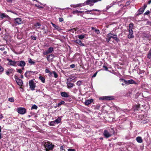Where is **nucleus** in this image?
<instances>
[{
  "mask_svg": "<svg viewBox=\"0 0 151 151\" xmlns=\"http://www.w3.org/2000/svg\"><path fill=\"white\" fill-rule=\"evenodd\" d=\"M39 78L43 83H44L45 82V79L44 77L41 76H40L39 77Z\"/></svg>",
  "mask_w": 151,
  "mask_h": 151,
  "instance_id": "nucleus-25",
  "label": "nucleus"
},
{
  "mask_svg": "<svg viewBox=\"0 0 151 151\" xmlns=\"http://www.w3.org/2000/svg\"><path fill=\"white\" fill-rule=\"evenodd\" d=\"M59 21L60 22H62L63 21V18H59Z\"/></svg>",
  "mask_w": 151,
  "mask_h": 151,
  "instance_id": "nucleus-52",
  "label": "nucleus"
},
{
  "mask_svg": "<svg viewBox=\"0 0 151 151\" xmlns=\"http://www.w3.org/2000/svg\"><path fill=\"white\" fill-rule=\"evenodd\" d=\"M52 23V26H53V27H54L55 28L57 29V27H58L55 24H53V23Z\"/></svg>",
  "mask_w": 151,
  "mask_h": 151,
  "instance_id": "nucleus-54",
  "label": "nucleus"
},
{
  "mask_svg": "<svg viewBox=\"0 0 151 151\" xmlns=\"http://www.w3.org/2000/svg\"><path fill=\"white\" fill-rule=\"evenodd\" d=\"M90 10H88L87 11H86L85 12V13L87 14H92L91 13H90Z\"/></svg>",
  "mask_w": 151,
  "mask_h": 151,
  "instance_id": "nucleus-46",
  "label": "nucleus"
},
{
  "mask_svg": "<svg viewBox=\"0 0 151 151\" xmlns=\"http://www.w3.org/2000/svg\"><path fill=\"white\" fill-rule=\"evenodd\" d=\"M94 31L97 34H99L100 33V31L99 30L97 29H95V30H94Z\"/></svg>",
  "mask_w": 151,
  "mask_h": 151,
  "instance_id": "nucleus-39",
  "label": "nucleus"
},
{
  "mask_svg": "<svg viewBox=\"0 0 151 151\" xmlns=\"http://www.w3.org/2000/svg\"><path fill=\"white\" fill-rule=\"evenodd\" d=\"M28 61L29 63L32 65L34 64L35 63V62L34 61H33L32 59H31V58L29 59Z\"/></svg>",
  "mask_w": 151,
  "mask_h": 151,
  "instance_id": "nucleus-30",
  "label": "nucleus"
},
{
  "mask_svg": "<svg viewBox=\"0 0 151 151\" xmlns=\"http://www.w3.org/2000/svg\"><path fill=\"white\" fill-rule=\"evenodd\" d=\"M133 31L132 30H129V34L128 36V37L129 38H131L134 37L133 35Z\"/></svg>",
  "mask_w": 151,
  "mask_h": 151,
  "instance_id": "nucleus-15",
  "label": "nucleus"
},
{
  "mask_svg": "<svg viewBox=\"0 0 151 151\" xmlns=\"http://www.w3.org/2000/svg\"><path fill=\"white\" fill-rule=\"evenodd\" d=\"M147 58L149 59L151 58V48L149 51L147 55Z\"/></svg>",
  "mask_w": 151,
  "mask_h": 151,
  "instance_id": "nucleus-26",
  "label": "nucleus"
},
{
  "mask_svg": "<svg viewBox=\"0 0 151 151\" xmlns=\"http://www.w3.org/2000/svg\"><path fill=\"white\" fill-rule=\"evenodd\" d=\"M75 149H69L68 150V151H75Z\"/></svg>",
  "mask_w": 151,
  "mask_h": 151,
  "instance_id": "nucleus-53",
  "label": "nucleus"
},
{
  "mask_svg": "<svg viewBox=\"0 0 151 151\" xmlns=\"http://www.w3.org/2000/svg\"><path fill=\"white\" fill-rule=\"evenodd\" d=\"M37 106L35 105H33L31 107V109H37Z\"/></svg>",
  "mask_w": 151,
  "mask_h": 151,
  "instance_id": "nucleus-34",
  "label": "nucleus"
},
{
  "mask_svg": "<svg viewBox=\"0 0 151 151\" xmlns=\"http://www.w3.org/2000/svg\"><path fill=\"white\" fill-rule=\"evenodd\" d=\"M7 60L9 61L8 64L10 65L16 66H17V63H18V61H13L11 59L9 58L7 59Z\"/></svg>",
  "mask_w": 151,
  "mask_h": 151,
  "instance_id": "nucleus-4",
  "label": "nucleus"
},
{
  "mask_svg": "<svg viewBox=\"0 0 151 151\" xmlns=\"http://www.w3.org/2000/svg\"><path fill=\"white\" fill-rule=\"evenodd\" d=\"M147 7V5L146 4H144L143 7V9H144L145 10V8Z\"/></svg>",
  "mask_w": 151,
  "mask_h": 151,
  "instance_id": "nucleus-57",
  "label": "nucleus"
},
{
  "mask_svg": "<svg viewBox=\"0 0 151 151\" xmlns=\"http://www.w3.org/2000/svg\"><path fill=\"white\" fill-rule=\"evenodd\" d=\"M91 29H92V30H95V29H96L94 27H91Z\"/></svg>",
  "mask_w": 151,
  "mask_h": 151,
  "instance_id": "nucleus-64",
  "label": "nucleus"
},
{
  "mask_svg": "<svg viewBox=\"0 0 151 151\" xmlns=\"http://www.w3.org/2000/svg\"><path fill=\"white\" fill-rule=\"evenodd\" d=\"M65 103V102L63 101H61V102L59 103L57 105L58 107H59L62 104H64Z\"/></svg>",
  "mask_w": 151,
  "mask_h": 151,
  "instance_id": "nucleus-32",
  "label": "nucleus"
},
{
  "mask_svg": "<svg viewBox=\"0 0 151 151\" xmlns=\"http://www.w3.org/2000/svg\"><path fill=\"white\" fill-rule=\"evenodd\" d=\"M45 72L46 73H50V71H49V69H46L45 70Z\"/></svg>",
  "mask_w": 151,
  "mask_h": 151,
  "instance_id": "nucleus-50",
  "label": "nucleus"
},
{
  "mask_svg": "<svg viewBox=\"0 0 151 151\" xmlns=\"http://www.w3.org/2000/svg\"><path fill=\"white\" fill-rule=\"evenodd\" d=\"M75 67V65L74 64H72L70 65V67L72 68H73Z\"/></svg>",
  "mask_w": 151,
  "mask_h": 151,
  "instance_id": "nucleus-55",
  "label": "nucleus"
},
{
  "mask_svg": "<svg viewBox=\"0 0 151 151\" xmlns=\"http://www.w3.org/2000/svg\"><path fill=\"white\" fill-rule=\"evenodd\" d=\"M35 6L36 7H37L39 8H43V7L40 6L39 5H37V4H35Z\"/></svg>",
  "mask_w": 151,
  "mask_h": 151,
  "instance_id": "nucleus-56",
  "label": "nucleus"
},
{
  "mask_svg": "<svg viewBox=\"0 0 151 151\" xmlns=\"http://www.w3.org/2000/svg\"><path fill=\"white\" fill-rule=\"evenodd\" d=\"M78 37L79 39L82 40L83 39V38H84L85 37V35H78Z\"/></svg>",
  "mask_w": 151,
  "mask_h": 151,
  "instance_id": "nucleus-28",
  "label": "nucleus"
},
{
  "mask_svg": "<svg viewBox=\"0 0 151 151\" xmlns=\"http://www.w3.org/2000/svg\"><path fill=\"white\" fill-rule=\"evenodd\" d=\"M133 27V24L132 23H130L129 25V30H132Z\"/></svg>",
  "mask_w": 151,
  "mask_h": 151,
  "instance_id": "nucleus-29",
  "label": "nucleus"
},
{
  "mask_svg": "<svg viewBox=\"0 0 151 151\" xmlns=\"http://www.w3.org/2000/svg\"><path fill=\"white\" fill-rule=\"evenodd\" d=\"M3 117V115L1 114H0V119H2Z\"/></svg>",
  "mask_w": 151,
  "mask_h": 151,
  "instance_id": "nucleus-59",
  "label": "nucleus"
},
{
  "mask_svg": "<svg viewBox=\"0 0 151 151\" xmlns=\"http://www.w3.org/2000/svg\"><path fill=\"white\" fill-rule=\"evenodd\" d=\"M75 77L74 76H71L69 77L67 80L66 81L70 82L73 80L75 78Z\"/></svg>",
  "mask_w": 151,
  "mask_h": 151,
  "instance_id": "nucleus-23",
  "label": "nucleus"
},
{
  "mask_svg": "<svg viewBox=\"0 0 151 151\" xmlns=\"http://www.w3.org/2000/svg\"><path fill=\"white\" fill-rule=\"evenodd\" d=\"M73 42L80 45L81 46H85L84 44L79 39H77L76 40H74Z\"/></svg>",
  "mask_w": 151,
  "mask_h": 151,
  "instance_id": "nucleus-12",
  "label": "nucleus"
},
{
  "mask_svg": "<svg viewBox=\"0 0 151 151\" xmlns=\"http://www.w3.org/2000/svg\"><path fill=\"white\" fill-rule=\"evenodd\" d=\"M97 72H96V73H95L93 75V76H92V78H94V77H96V75H97Z\"/></svg>",
  "mask_w": 151,
  "mask_h": 151,
  "instance_id": "nucleus-51",
  "label": "nucleus"
},
{
  "mask_svg": "<svg viewBox=\"0 0 151 151\" xmlns=\"http://www.w3.org/2000/svg\"><path fill=\"white\" fill-rule=\"evenodd\" d=\"M8 100L9 101L11 102H13L14 101V98H9L8 99Z\"/></svg>",
  "mask_w": 151,
  "mask_h": 151,
  "instance_id": "nucleus-36",
  "label": "nucleus"
},
{
  "mask_svg": "<svg viewBox=\"0 0 151 151\" xmlns=\"http://www.w3.org/2000/svg\"><path fill=\"white\" fill-rule=\"evenodd\" d=\"M122 80L124 81V83L126 84H136L135 82L132 79H130L128 81L122 79Z\"/></svg>",
  "mask_w": 151,
  "mask_h": 151,
  "instance_id": "nucleus-8",
  "label": "nucleus"
},
{
  "mask_svg": "<svg viewBox=\"0 0 151 151\" xmlns=\"http://www.w3.org/2000/svg\"><path fill=\"white\" fill-rule=\"evenodd\" d=\"M44 146L47 151L49 150H52L53 149L54 145L52 144L49 142H45L44 144Z\"/></svg>",
  "mask_w": 151,
  "mask_h": 151,
  "instance_id": "nucleus-3",
  "label": "nucleus"
},
{
  "mask_svg": "<svg viewBox=\"0 0 151 151\" xmlns=\"http://www.w3.org/2000/svg\"><path fill=\"white\" fill-rule=\"evenodd\" d=\"M67 88H68L73 87L75 86L74 84L71 83L70 82L66 81Z\"/></svg>",
  "mask_w": 151,
  "mask_h": 151,
  "instance_id": "nucleus-13",
  "label": "nucleus"
},
{
  "mask_svg": "<svg viewBox=\"0 0 151 151\" xmlns=\"http://www.w3.org/2000/svg\"><path fill=\"white\" fill-rule=\"evenodd\" d=\"M99 99L101 100H105V96L100 98Z\"/></svg>",
  "mask_w": 151,
  "mask_h": 151,
  "instance_id": "nucleus-40",
  "label": "nucleus"
},
{
  "mask_svg": "<svg viewBox=\"0 0 151 151\" xmlns=\"http://www.w3.org/2000/svg\"><path fill=\"white\" fill-rule=\"evenodd\" d=\"M114 131L113 128H111L109 131L105 130L103 132V135L106 138L111 137L112 134H114Z\"/></svg>",
  "mask_w": 151,
  "mask_h": 151,
  "instance_id": "nucleus-1",
  "label": "nucleus"
},
{
  "mask_svg": "<svg viewBox=\"0 0 151 151\" xmlns=\"http://www.w3.org/2000/svg\"><path fill=\"white\" fill-rule=\"evenodd\" d=\"M136 140L137 142L139 143H142V139L140 137H137L136 138Z\"/></svg>",
  "mask_w": 151,
  "mask_h": 151,
  "instance_id": "nucleus-22",
  "label": "nucleus"
},
{
  "mask_svg": "<svg viewBox=\"0 0 151 151\" xmlns=\"http://www.w3.org/2000/svg\"><path fill=\"white\" fill-rule=\"evenodd\" d=\"M99 10L98 9H92V10H90V11L91 12H92V11L99 12Z\"/></svg>",
  "mask_w": 151,
  "mask_h": 151,
  "instance_id": "nucleus-45",
  "label": "nucleus"
},
{
  "mask_svg": "<svg viewBox=\"0 0 151 151\" xmlns=\"http://www.w3.org/2000/svg\"><path fill=\"white\" fill-rule=\"evenodd\" d=\"M53 73L54 75V77L55 78H57V77H58V75L55 71H53Z\"/></svg>",
  "mask_w": 151,
  "mask_h": 151,
  "instance_id": "nucleus-38",
  "label": "nucleus"
},
{
  "mask_svg": "<svg viewBox=\"0 0 151 151\" xmlns=\"http://www.w3.org/2000/svg\"><path fill=\"white\" fill-rule=\"evenodd\" d=\"M53 51V48L52 47H50L45 52H43V54L44 55H47L48 54L51 53Z\"/></svg>",
  "mask_w": 151,
  "mask_h": 151,
  "instance_id": "nucleus-9",
  "label": "nucleus"
},
{
  "mask_svg": "<svg viewBox=\"0 0 151 151\" xmlns=\"http://www.w3.org/2000/svg\"><path fill=\"white\" fill-rule=\"evenodd\" d=\"M54 55L52 54H51L47 56V60L49 61L52 60L54 58Z\"/></svg>",
  "mask_w": 151,
  "mask_h": 151,
  "instance_id": "nucleus-21",
  "label": "nucleus"
},
{
  "mask_svg": "<svg viewBox=\"0 0 151 151\" xmlns=\"http://www.w3.org/2000/svg\"><path fill=\"white\" fill-rule=\"evenodd\" d=\"M16 82L19 86H22L23 84L22 81L21 79L18 78L16 79Z\"/></svg>",
  "mask_w": 151,
  "mask_h": 151,
  "instance_id": "nucleus-17",
  "label": "nucleus"
},
{
  "mask_svg": "<svg viewBox=\"0 0 151 151\" xmlns=\"http://www.w3.org/2000/svg\"><path fill=\"white\" fill-rule=\"evenodd\" d=\"M29 72H26L25 73V76L26 77H27L28 76H29L28 74V73H29Z\"/></svg>",
  "mask_w": 151,
  "mask_h": 151,
  "instance_id": "nucleus-44",
  "label": "nucleus"
},
{
  "mask_svg": "<svg viewBox=\"0 0 151 151\" xmlns=\"http://www.w3.org/2000/svg\"><path fill=\"white\" fill-rule=\"evenodd\" d=\"M27 72H30L28 74H29V75H30L32 73V72L31 71H28Z\"/></svg>",
  "mask_w": 151,
  "mask_h": 151,
  "instance_id": "nucleus-61",
  "label": "nucleus"
},
{
  "mask_svg": "<svg viewBox=\"0 0 151 151\" xmlns=\"http://www.w3.org/2000/svg\"><path fill=\"white\" fill-rule=\"evenodd\" d=\"M31 38L32 39H33L34 40H36V38L34 36H31Z\"/></svg>",
  "mask_w": 151,
  "mask_h": 151,
  "instance_id": "nucleus-49",
  "label": "nucleus"
},
{
  "mask_svg": "<svg viewBox=\"0 0 151 151\" xmlns=\"http://www.w3.org/2000/svg\"><path fill=\"white\" fill-rule=\"evenodd\" d=\"M60 150H63V146H61L60 147Z\"/></svg>",
  "mask_w": 151,
  "mask_h": 151,
  "instance_id": "nucleus-58",
  "label": "nucleus"
},
{
  "mask_svg": "<svg viewBox=\"0 0 151 151\" xmlns=\"http://www.w3.org/2000/svg\"><path fill=\"white\" fill-rule=\"evenodd\" d=\"M105 100L110 101L111 100L114 99V98L113 96H105Z\"/></svg>",
  "mask_w": 151,
  "mask_h": 151,
  "instance_id": "nucleus-18",
  "label": "nucleus"
},
{
  "mask_svg": "<svg viewBox=\"0 0 151 151\" xmlns=\"http://www.w3.org/2000/svg\"><path fill=\"white\" fill-rule=\"evenodd\" d=\"M103 68H104L105 70H106V71L108 70V68L105 65H104L103 66Z\"/></svg>",
  "mask_w": 151,
  "mask_h": 151,
  "instance_id": "nucleus-47",
  "label": "nucleus"
},
{
  "mask_svg": "<svg viewBox=\"0 0 151 151\" xmlns=\"http://www.w3.org/2000/svg\"><path fill=\"white\" fill-rule=\"evenodd\" d=\"M29 83L30 89L32 91L34 90L35 87V84L34 81L32 80H30L29 81Z\"/></svg>",
  "mask_w": 151,
  "mask_h": 151,
  "instance_id": "nucleus-6",
  "label": "nucleus"
},
{
  "mask_svg": "<svg viewBox=\"0 0 151 151\" xmlns=\"http://www.w3.org/2000/svg\"><path fill=\"white\" fill-rule=\"evenodd\" d=\"M82 12H81V11H78V10H76V11H74L73 12V13H74V14H76V13H81Z\"/></svg>",
  "mask_w": 151,
  "mask_h": 151,
  "instance_id": "nucleus-42",
  "label": "nucleus"
},
{
  "mask_svg": "<svg viewBox=\"0 0 151 151\" xmlns=\"http://www.w3.org/2000/svg\"><path fill=\"white\" fill-rule=\"evenodd\" d=\"M107 37L109 38V42L111 39V38H113L115 40H117V36L116 35H114L111 33H109L108 34Z\"/></svg>",
  "mask_w": 151,
  "mask_h": 151,
  "instance_id": "nucleus-7",
  "label": "nucleus"
},
{
  "mask_svg": "<svg viewBox=\"0 0 151 151\" xmlns=\"http://www.w3.org/2000/svg\"><path fill=\"white\" fill-rule=\"evenodd\" d=\"M2 134L1 133H0V139H1L2 138Z\"/></svg>",
  "mask_w": 151,
  "mask_h": 151,
  "instance_id": "nucleus-63",
  "label": "nucleus"
},
{
  "mask_svg": "<svg viewBox=\"0 0 151 151\" xmlns=\"http://www.w3.org/2000/svg\"><path fill=\"white\" fill-rule=\"evenodd\" d=\"M54 121L56 124H58L61 122V119L60 117H59L57 119H55Z\"/></svg>",
  "mask_w": 151,
  "mask_h": 151,
  "instance_id": "nucleus-24",
  "label": "nucleus"
},
{
  "mask_svg": "<svg viewBox=\"0 0 151 151\" xmlns=\"http://www.w3.org/2000/svg\"><path fill=\"white\" fill-rule=\"evenodd\" d=\"M16 70H17V72H18L19 73H21L22 72V70L21 69H16Z\"/></svg>",
  "mask_w": 151,
  "mask_h": 151,
  "instance_id": "nucleus-41",
  "label": "nucleus"
},
{
  "mask_svg": "<svg viewBox=\"0 0 151 151\" xmlns=\"http://www.w3.org/2000/svg\"><path fill=\"white\" fill-rule=\"evenodd\" d=\"M14 70L13 68L8 69L6 71V73L7 75L9 76L10 74L12 73Z\"/></svg>",
  "mask_w": 151,
  "mask_h": 151,
  "instance_id": "nucleus-14",
  "label": "nucleus"
},
{
  "mask_svg": "<svg viewBox=\"0 0 151 151\" xmlns=\"http://www.w3.org/2000/svg\"><path fill=\"white\" fill-rule=\"evenodd\" d=\"M150 13V11L149 10L147 11L145 13V15H148Z\"/></svg>",
  "mask_w": 151,
  "mask_h": 151,
  "instance_id": "nucleus-48",
  "label": "nucleus"
},
{
  "mask_svg": "<svg viewBox=\"0 0 151 151\" xmlns=\"http://www.w3.org/2000/svg\"><path fill=\"white\" fill-rule=\"evenodd\" d=\"M4 71L3 68L0 65V72H2Z\"/></svg>",
  "mask_w": 151,
  "mask_h": 151,
  "instance_id": "nucleus-43",
  "label": "nucleus"
},
{
  "mask_svg": "<svg viewBox=\"0 0 151 151\" xmlns=\"http://www.w3.org/2000/svg\"><path fill=\"white\" fill-rule=\"evenodd\" d=\"M144 10L143 9V8H140L138 10L139 13V14H142L144 11Z\"/></svg>",
  "mask_w": 151,
  "mask_h": 151,
  "instance_id": "nucleus-27",
  "label": "nucleus"
},
{
  "mask_svg": "<svg viewBox=\"0 0 151 151\" xmlns=\"http://www.w3.org/2000/svg\"><path fill=\"white\" fill-rule=\"evenodd\" d=\"M40 26L41 24L39 23H37L35 24V26L37 28H40Z\"/></svg>",
  "mask_w": 151,
  "mask_h": 151,
  "instance_id": "nucleus-31",
  "label": "nucleus"
},
{
  "mask_svg": "<svg viewBox=\"0 0 151 151\" xmlns=\"http://www.w3.org/2000/svg\"><path fill=\"white\" fill-rule=\"evenodd\" d=\"M0 17L2 19L4 18H8L9 17L8 15L5 14L4 13L0 14Z\"/></svg>",
  "mask_w": 151,
  "mask_h": 151,
  "instance_id": "nucleus-20",
  "label": "nucleus"
},
{
  "mask_svg": "<svg viewBox=\"0 0 151 151\" xmlns=\"http://www.w3.org/2000/svg\"><path fill=\"white\" fill-rule=\"evenodd\" d=\"M17 65L21 67H24L26 64L25 62L23 60L20 61V62L18 61Z\"/></svg>",
  "mask_w": 151,
  "mask_h": 151,
  "instance_id": "nucleus-11",
  "label": "nucleus"
},
{
  "mask_svg": "<svg viewBox=\"0 0 151 151\" xmlns=\"http://www.w3.org/2000/svg\"><path fill=\"white\" fill-rule=\"evenodd\" d=\"M14 20L15 21V23L16 24V25L20 24L22 22L21 19L20 18L14 19Z\"/></svg>",
  "mask_w": 151,
  "mask_h": 151,
  "instance_id": "nucleus-10",
  "label": "nucleus"
},
{
  "mask_svg": "<svg viewBox=\"0 0 151 151\" xmlns=\"http://www.w3.org/2000/svg\"><path fill=\"white\" fill-rule=\"evenodd\" d=\"M101 0H87L83 4H81L80 5L81 6H84L86 5H89L91 6H92L94 4L99 1H100Z\"/></svg>",
  "mask_w": 151,
  "mask_h": 151,
  "instance_id": "nucleus-2",
  "label": "nucleus"
},
{
  "mask_svg": "<svg viewBox=\"0 0 151 151\" xmlns=\"http://www.w3.org/2000/svg\"><path fill=\"white\" fill-rule=\"evenodd\" d=\"M18 112L19 114H24L26 113V109L24 108L19 107L18 109Z\"/></svg>",
  "mask_w": 151,
  "mask_h": 151,
  "instance_id": "nucleus-5",
  "label": "nucleus"
},
{
  "mask_svg": "<svg viewBox=\"0 0 151 151\" xmlns=\"http://www.w3.org/2000/svg\"><path fill=\"white\" fill-rule=\"evenodd\" d=\"M61 95L62 97H68L69 96V95L66 92H62L61 93Z\"/></svg>",
  "mask_w": 151,
  "mask_h": 151,
  "instance_id": "nucleus-19",
  "label": "nucleus"
},
{
  "mask_svg": "<svg viewBox=\"0 0 151 151\" xmlns=\"http://www.w3.org/2000/svg\"><path fill=\"white\" fill-rule=\"evenodd\" d=\"M100 106H101L100 105L98 104L95 106V109H99Z\"/></svg>",
  "mask_w": 151,
  "mask_h": 151,
  "instance_id": "nucleus-37",
  "label": "nucleus"
},
{
  "mask_svg": "<svg viewBox=\"0 0 151 151\" xmlns=\"http://www.w3.org/2000/svg\"><path fill=\"white\" fill-rule=\"evenodd\" d=\"M76 84L78 86H80L81 84V81H78L77 82Z\"/></svg>",
  "mask_w": 151,
  "mask_h": 151,
  "instance_id": "nucleus-35",
  "label": "nucleus"
},
{
  "mask_svg": "<svg viewBox=\"0 0 151 151\" xmlns=\"http://www.w3.org/2000/svg\"><path fill=\"white\" fill-rule=\"evenodd\" d=\"M55 122L54 121H51L49 125L50 126H54L55 125Z\"/></svg>",
  "mask_w": 151,
  "mask_h": 151,
  "instance_id": "nucleus-33",
  "label": "nucleus"
},
{
  "mask_svg": "<svg viewBox=\"0 0 151 151\" xmlns=\"http://www.w3.org/2000/svg\"><path fill=\"white\" fill-rule=\"evenodd\" d=\"M93 101V99H88L85 101L84 104L88 106Z\"/></svg>",
  "mask_w": 151,
  "mask_h": 151,
  "instance_id": "nucleus-16",
  "label": "nucleus"
},
{
  "mask_svg": "<svg viewBox=\"0 0 151 151\" xmlns=\"http://www.w3.org/2000/svg\"><path fill=\"white\" fill-rule=\"evenodd\" d=\"M151 3V0H150L148 1V4H150Z\"/></svg>",
  "mask_w": 151,
  "mask_h": 151,
  "instance_id": "nucleus-62",
  "label": "nucleus"
},
{
  "mask_svg": "<svg viewBox=\"0 0 151 151\" xmlns=\"http://www.w3.org/2000/svg\"><path fill=\"white\" fill-rule=\"evenodd\" d=\"M7 1L9 3H12V0H7Z\"/></svg>",
  "mask_w": 151,
  "mask_h": 151,
  "instance_id": "nucleus-60",
  "label": "nucleus"
}]
</instances>
